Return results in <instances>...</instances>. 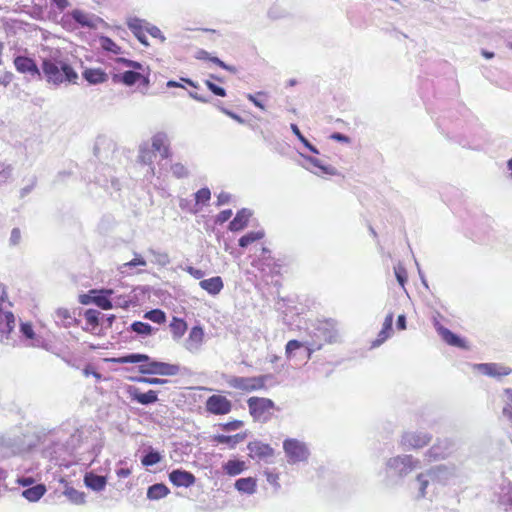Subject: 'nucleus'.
Segmentation results:
<instances>
[{"mask_svg":"<svg viewBox=\"0 0 512 512\" xmlns=\"http://www.w3.org/2000/svg\"><path fill=\"white\" fill-rule=\"evenodd\" d=\"M146 20L137 17H129L127 19V26L138 39V41L144 46H149L148 39L146 37L145 29Z\"/></svg>","mask_w":512,"mask_h":512,"instance_id":"20","label":"nucleus"},{"mask_svg":"<svg viewBox=\"0 0 512 512\" xmlns=\"http://www.w3.org/2000/svg\"><path fill=\"white\" fill-rule=\"evenodd\" d=\"M155 156L156 154L154 153V150L150 148L148 143H144L139 147V162L149 166L146 176H153L155 174L154 167L152 166Z\"/></svg>","mask_w":512,"mask_h":512,"instance_id":"24","label":"nucleus"},{"mask_svg":"<svg viewBox=\"0 0 512 512\" xmlns=\"http://www.w3.org/2000/svg\"><path fill=\"white\" fill-rule=\"evenodd\" d=\"M129 393L133 400L142 405H150L158 401V395L155 390H149L143 393L140 392L138 388L131 387Z\"/></svg>","mask_w":512,"mask_h":512,"instance_id":"26","label":"nucleus"},{"mask_svg":"<svg viewBox=\"0 0 512 512\" xmlns=\"http://www.w3.org/2000/svg\"><path fill=\"white\" fill-rule=\"evenodd\" d=\"M82 76L92 85L105 83L108 80V74L101 68H86L82 72Z\"/></svg>","mask_w":512,"mask_h":512,"instance_id":"27","label":"nucleus"},{"mask_svg":"<svg viewBox=\"0 0 512 512\" xmlns=\"http://www.w3.org/2000/svg\"><path fill=\"white\" fill-rule=\"evenodd\" d=\"M5 299L3 296L0 297V333L6 335L8 339V335L13 331L15 327V316L11 311H6L3 309V303Z\"/></svg>","mask_w":512,"mask_h":512,"instance_id":"19","label":"nucleus"},{"mask_svg":"<svg viewBox=\"0 0 512 512\" xmlns=\"http://www.w3.org/2000/svg\"><path fill=\"white\" fill-rule=\"evenodd\" d=\"M119 363H141L139 371L142 374L156 375L159 361L152 360L148 355L141 353H131L118 359Z\"/></svg>","mask_w":512,"mask_h":512,"instance_id":"12","label":"nucleus"},{"mask_svg":"<svg viewBox=\"0 0 512 512\" xmlns=\"http://www.w3.org/2000/svg\"><path fill=\"white\" fill-rule=\"evenodd\" d=\"M199 286L210 295L215 296L221 292L224 287V283L220 276H214L209 279L201 280Z\"/></svg>","mask_w":512,"mask_h":512,"instance_id":"31","label":"nucleus"},{"mask_svg":"<svg viewBox=\"0 0 512 512\" xmlns=\"http://www.w3.org/2000/svg\"><path fill=\"white\" fill-rule=\"evenodd\" d=\"M150 148L154 150V153H160L163 159H166L170 156L168 137L163 132H159L152 137Z\"/></svg>","mask_w":512,"mask_h":512,"instance_id":"21","label":"nucleus"},{"mask_svg":"<svg viewBox=\"0 0 512 512\" xmlns=\"http://www.w3.org/2000/svg\"><path fill=\"white\" fill-rule=\"evenodd\" d=\"M247 448L249 450V456L253 459L266 460L274 454V450L270 445L260 441L250 442Z\"/></svg>","mask_w":512,"mask_h":512,"instance_id":"18","label":"nucleus"},{"mask_svg":"<svg viewBox=\"0 0 512 512\" xmlns=\"http://www.w3.org/2000/svg\"><path fill=\"white\" fill-rule=\"evenodd\" d=\"M170 493L169 488L163 483H156L148 487L147 498L149 500H160Z\"/></svg>","mask_w":512,"mask_h":512,"instance_id":"38","label":"nucleus"},{"mask_svg":"<svg viewBox=\"0 0 512 512\" xmlns=\"http://www.w3.org/2000/svg\"><path fill=\"white\" fill-rule=\"evenodd\" d=\"M41 73L49 84L55 86L64 82L75 83L78 79V74L69 63L55 57L43 59Z\"/></svg>","mask_w":512,"mask_h":512,"instance_id":"2","label":"nucleus"},{"mask_svg":"<svg viewBox=\"0 0 512 512\" xmlns=\"http://www.w3.org/2000/svg\"><path fill=\"white\" fill-rule=\"evenodd\" d=\"M112 295H114L112 289L91 290L89 295L80 296V303L84 305L94 303L99 308L108 310L113 308Z\"/></svg>","mask_w":512,"mask_h":512,"instance_id":"11","label":"nucleus"},{"mask_svg":"<svg viewBox=\"0 0 512 512\" xmlns=\"http://www.w3.org/2000/svg\"><path fill=\"white\" fill-rule=\"evenodd\" d=\"M283 449L290 464L305 462L310 455L307 445L297 439H286L283 442Z\"/></svg>","mask_w":512,"mask_h":512,"instance_id":"8","label":"nucleus"},{"mask_svg":"<svg viewBox=\"0 0 512 512\" xmlns=\"http://www.w3.org/2000/svg\"><path fill=\"white\" fill-rule=\"evenodd\" d=\"M46 493L44 484H37L22 491V496L30 502L39 501Z\"/></svg>","mask_w":512,"mask_h":512,"instance_id":"36","label":"nucleus"},{"mask_svg":"<svg viewBox=\"0 0 512 512\" xmlns=\"http://www.w3.org/2000/svg\"><path fill=\"white\" fill-rule=\"evenodd\" d=\"M432 477V483L446 484L452 477L455 476V466L436 465L428 469Z\"/></svg>","mask_w":512,"mask_h":512,"instance_id":"16","label":"nucleus"},{"mask_svg":"<svg viewBox=\"0 0 512 512\" xmlns=\"http://www.w3.org/2000/svg\"><path fill=\"white\" fill-rule=\"evenodd\" d=\"M129 330L136 333L137 335H139L141 337H147V336L151 335L157 329L153 328L150 324H148L146 322L134 321L130 325Z\"/></svg>","mask_w":512,"mask_h":512,"instance_id":"41","label":"nucleus"},{"mask_svg":"<svg viewBox=\"0 0 512 512\" xmlns=\"http://www.w3.org/2000/svg\"><path fill=\"white\" fill-rule=\"evenodd\" d=\"M142 72L140 71H129L126 70L124 72L113 73L112 82L115 84L121 83L125 86H133L138 83L142 77Z\"/></svg>","mask_w":512,"mask_h":512,"instance_id":"22","label":"nucleus"},{"mask_svg":"<svg viewBox=\"0 0 512 512\" xmlns=\"http://www.w3.org/2000/svg\"><path fill=\"white\" fill-rule=\"evenodd\" d=\"M171 172L174 177L181 179L189 176V171L186 166L180 162L171 165Z\"/></svg>","mask_w":512,"mask_h":512,"instance_id":"53","label":"nucleus"},{"mask_svg":"<svg viewBox=\"0 0 512 512\" xmlns=\"http://www.w3.org/2000/svg\"><path fill=\"white\" fill-rule=\"evenodd\" d=\"M394 274H395V277L398 281V283L404 287L406 281H407V271H406V268L403 266L402 263L398 262L395 266H394Z\"/></svg>","mask_w":512,"mask_h":512,"instance_id":"54","label":"nucleus"},{"mask_svg":"<svg viewBox=\"0 0 512 512\" xmlns=\"http://www.w3.org/2000/svg\"><path fill=\"white\" fill-rule=\"evenodd\" d=\"M432 434L426 431H405L402 433L399 445L403 450H419L432 441Z\"/></svg>","mask_w":512,"mask_h":512,"instance_id":"6","label":"nucleus"},{"mask_svg":"<svg viewBox=\"0 0 512 512\" xmlns=\"http://www.w3.org/2000/svg\"><path fill=\"white\" fill-rule=\"evenodd\" d=\"M498 502L506 512H512V484L510 482L503 481L500 485Z\"/></svg>","mask_w":512,"mask_h":512,"instance_id":"23","label":"nucleus"},{"mask_svg":"<svg viewBox=\"0 0 512 512\" xmlns=\"http://www.w3.org/2000/svg\"><path fill=\"white\" fill-rule=\"evenodd\" d=\"M323 346L322 342H318L311 338L310 341L300 342L298 340H290L287 342L285 347V354L288 359H293L296 353L301 356L302 359L309 360L313 352L321 349Z\"/></svg>","mask_w":512,"mask_h":512,"instance_id":"5","label":"nucleus"},{"mask_svg":"<svg viewBox=\"0 0 512 512\" xmlns=\"http://www.w3.org/2000/svg\"><path fill=\"white\" fill-rule=\"evenodd\" d=\"M454 448V443L448 438L437 439V441L424 453V460L428 463L437 462L448 458Z\"/></svg>","mask_w":512,"mask_h":512,"instance_id":"9","label":"nucleus"},{"mask_svg":"<svg viewBox=\"0 0 512 512\" xmlns=\"http://www.w3.org/2000/svg\"><path fill=\"white\" fill-rule=\"evenodd\" d=\"M115 63L123 65L126 68H129V71H140L145 72L149 69L148 66L144 65L141 62L133 61L124 57H117L115 59Z\"/></svg>","mask_w":512,"mask_h":512,"instance_id":"44","label":"nucleus"},{"mask_svg":"<svg viewBox=\"0 0 512 512\" xmlns=\"http://www.w3.org/2000/svg\"><path fill=\"white\" fill-rule=\"evenodd\" d=\"M145 29L146 32L149 33L153 38H157L161 42H165L166 37L163 35L162 31L157 26L146 21Z\"/></svg>","mask_w":512,"mask_h":512,"instance_id":"56","label":"nucleus"},{"mask_svg":"<svg viewBox=\"0 0 512 512\" xmlns=\"http://www.w3.org/2000/svg\"><path fill=\"white\" fill-rule=\"evenodd\" d=\"M432 483V477L430 476L428 470L417 474L414 484L415 489L418 491V498H424L427 495V488L429 484Z\"/></svg>","mask_w":512,"mask_h":512,"instance_id":"33","label":"nucleus"},{"mask_svg":"<svg viewBox=\"0 0 512 512\" xmlns=\"http://www.w3.org/2000/svg\"><path fill=\"white\" fill-rule=\"evenodd\" d=\"M210 198L211 192L207 187L201 188L195 193L196 204H205L210 200Z\"/></svg>","mask_w":512,"mask_h":512,"instance_id":"58","label":"nucleus"},{"mask_svg":"<svg viewBox=\"0 0 512 512\" xmlns=\"http://www.w3.org/2000/svg\"><path fill=\"white\" fill-rule=\"evenodd\" d=\"M257 481L253 477L239 478L235 482V488L240 492L252 495L256 492Z\"/></svg>","mask_w":512,"mask_h":512,"instance_id":"35","label":"nucleus"},{"mask_svg":"<svg viewBox=\"0 0 512 512\" xmlns=\"http://www.w3.org/2000/svg\"><path fill=\"white\" fill-rule=\"evenodd\" d=\"M204 338V331L200 326H194L189 332V336L185 341V347L190 352L197 351Z\"/></svg>","mask_w":512,"mask_h":512,"instance_id":"25","label":"nucleus"},{"mask_svg":"<svg viewBox=\"0 0 512 512\" xmlns=\"http://www.w3.org/2000/svg\"><path fill=\"white\" fill-rule=\"evenodd\" d=\"M249 412L255 421L266 422L272 415L274 402L268 398L250 397L247 400Z\"/></svg>","mask_w":512,"mask_h":512,"instance_id":"7","label":"nucleus"},{"mask_svg":"<svg viewBox=\"0 0 512 512\" xmlns=\"http://www.w3.org/2000/svg\"><path fill=\"white\" fill-rule=\"evenodd\" d=\"M59 23L67 31H73L77 28L97 29L99 25L104 24V21L93 13L81 9H73L63 13Z\"/></svg>","mask_w":512,"mask_h":512,"instance_id":"3","label":"nucleus"},{"mask_svg":"<svg viewBox=\"0 0 512 512\" xmlns=\"http://www.w3.org/2000/svg\"><path fill=\"white\" fill-rule=\"evenodd\" d=\"M304 159L315 168V170H311V172L316 175H336L337 173L333 166L323 164L318 158L313 156H304Z\"/></svg>","mask_w":512,"mask_h":512,"instance_id":"32","label":"nucleus"},{"mask_svg":"<svg viewBox=\"0 0 512 512\" xmlns=\"http://www.w3.org/2000/svg\"><path fill=\"white\" fill-rule=\"evenodd\" d=\"M84 483L89 489L100 492L105 489L107 479L105 476L97 475L94 472H87L84 476Z\"/></svg>","mask_w":512,"mask_h":512,"instance_id":"30","label":"nucleus"},{"mask_svg":"<svg viewBox=\"0 0 512 512\" xmlns=\"http://www.w3.org/2000/svg\"><path fill=\"white\" fill-rule=\"evenodd\" d=\"M314 340L324 343H335L339 339L338 322L334 319H327L321 322L316 328Z\"/></svg>","mask_w":512,"mask_h":512,"instance_id":"10","label":"nucleus"},{"mask_svg":"<svg viewBox=\"0 0 512 512\" xmlns=\"http://www.w3.org/2000/svg\"><path fill=\"white\" fill-rule=\"evenodd\" d=\"M169 327L174 340H179L187 330L186 322L183 319L177 317H173Z\"/></svg>","mask_w":512,"mask_h":512,"instance_id":"40","label":"nucleus"},{"mask_svg":"<svg viewBox=\"0 0 512 512\" xmlns=\"http://www.w3.org/2000/svg\"><path fill=\"white\" fill-rule=\"evenodd\" d=\"M258 265L262 271H265L267 267L269 273L279 272V265L276 264L274 259L271 257V251L266 247H262V251L258 259Z\"/></svg>","mask_w":512,"mask_h":512,"instance_id":"28","label":"nucleus"},{"mask_svg":"<svg viewBox=\"0 0 512 512\" xmlns=\"http://www.w3.org/2000/svg\"><path fill=\"white\" fill-rule=\"evenodd\" d=\"M144 319L150 320L157 324H162L166 321V314L161 309H152L150 311L145 312Z\"/></svg>","mask_w":512,"mask_h":512,"instance_id":"51","label":"nucleus"},{"mask_svg":"<svg viewBox=\"0 0 512 512\" xmlns=\"http://www.w3.org/2000/svg\"><path fill=\"white\" fill-rule=\"evenodd\" d=\"M252 212L249 209L243 208L239 210L233 220L229 223V229L233 232L243 230L251 217Z\"/></svg>","mask_w":512,"mask_h":512,"instance_id":"29","label":"nucleus"},{"mask_svg":"<svg viewBox=\"0 0 512 512\" xmlns=\"http://www.w3.org/2000/svg\"><path fill=\"white\" fill-rule=\"evenodd\" d=\"M14 66L19 73L26 75L29 79H42V73L32 58L18 55L14 58Z\"/></svg>","mask_w":512,"mask_h":512,"instance_id":"13","label":"nucleus"},{"mask_svg":"<svg viewBox=\"0 0 512 512\" xmlns=\"http://www.w3.org/2000/svg\"><path fill=\"white\" fill-rule=\"evenodd\" d=\"M246 438V433H237L232 436L218 434L213 437V441L218 444H226L230 449H234L239 443Z\"/></svg>","mask_w":512,"mask_h":512,"instance_id":"34","label":"nucleus"},{"mask_svg":"<svg viewBox=\"0 0 512 512\" xmlns=\"http://www.w3.org/2000/svg\"><path fill=\"white\" fill-rule=\"evenodd\" d=\"M232 409V403L225 396L212 395L206 401V410L214 415L228 414Z\"/></svg>","mask_w":512,"mask_h":512,"instance_id":"14","label":"nucleus"},{"mask_svg":"<svg viewBox=\"0 0 512 512\" xmlns=\"http://www.w3.org/2000/svg\"><path fill=\"white\" fill-rule=\"evenodd\" d=\"M65 495L74 504L79 505L85 503V494L74 488H67L65 491Z\"/></svg>","mask_w":512,"mask_h":512,"instance_id":"52","label":"nucleus"},{"mask_svg":"<svg viewBox=\"0 0 512 512\" xmlns=\"http://www.w3.org/2000/svg\"><path fill=\"white\" fill-rule=\"evenodd\" d=\"M169 480L174 486L188 488L194 485L196 478L189 471L174 469L169 473Z\"/></svg>","mask_w":512,"mask_h":512,"instance_id":"17","label":"nucleus"},{"mask_svg":"<svg viewBox=\"0 0 512 512\" xmlns=\"http://www.w3.org/2000/svg\"><path fill=\"white\" fill-rule=\"evenodd\" d=\"M162 459V455L150 447L146 453L142 456L141 463L143 466L149 467L159 463Z\"/></svg>","mask_w":512,"mask_h":512,"instance_id":"46","label":"nucleus"},{"mask_svg":"<svg viewBox=\"0 0 512 512\" xmlns=\"http://www.w3.org/2000/svg\"><path fill=\"white\" fill-rule=\"evenodd\" d=\"M474 369L480 373L500 379L501 377L508 376L512 373V369L508 366L499 363H479L474 364Z\"/></svg>","mask_w":512,"mask_h":512,"instance_id":"15","label":"nucleus"},{"mask_svg":"<svg viewBox=\"0 0 512 512\" xmlns=\"http://www.w3.org/2000/svg\"><path fill=\"white\" fill-rule=\"evenodd\" d=\"M440 337L444 342H446L450 346L464 349L467 348L465 340L460 336L456 335L455 333H453L452 331H450L448 328L441 330Z\"/></svg>","mask_w":512,"mask_h":512,"instance_id":"37","label":"nucleus"},{"mask_svg":"<svg viewBox=\"0 0 512 512\" xmlns=\"http://www.w3.org/2000/svg\"><path fill=\"white\" fill-rule=\"evenodd\" d=\"M420 460L411 454L389 457L384 463V483L387 487L401 485L404 479L420 467Z\"/></svg>","mask_w":512,"mask_h":512,"instance_id":"1","label":"nucleus"},{"mask_svg":"<svg viewBox=\"0 0 512 512\" xmlns=\"http://www.w3.org/2000/svg\"><path fill=\"white\" fill-rule=\"evenodd\" d=\"M215 107L220 110L222 113H224L225 115H227L228 117L232 118L233 120H235L236 122H238L239 124H244L245 123V120L238 114H236L235 112L225 108L222 103L220 101H216L214 103Z\"/></svg>","mask_w":512,"mask_h":512,"instance_id":"55","label":"nucleus"},{"mask_svg":"<svg viewBox=\"0 0 512 512\" xmlns=\"http://www.w3.org/2000/svg\"><path fill=\"white\" fill-rule=\"evenodd\" d=\"M290 128L293 132V134L300 140V142L312 153L314 154H319V150L314 146L312 145L308 139L301 133L299 127L292 123L290 125Z\"/></svg>","mask_w":512,"mask_h":512,"instance_id":"49","label":"nucleus"},{"mask_svg":"<svg viewBox=\"0 0 512 512\" xmlns=\"http://www.w3.org/2000/svg\"><path fill=\"white\" fill-rule=\"evenodd\" d=\"M222 468L227 475L237 476L246 469V464L242 460H228Z\"/></svg>","mask_w":512,"mask_h":512,"instance_id":"39","label":"nucleus"},{"mask_svg":"<svg viewBox=\"0 0 512 512\" xmlns=\"http://www.w3.org/2000/svg\"><path fill=\"white\" fill-rule=\"evenodd\" d=\"M137 382L145 383L149 385H163L169 382L168 379L163 378H155V377H138L136 378Z\"/></svg>","mask_w":512,"mask_h":512,"instance_id":"61","label":"nucleus"},{"mask_svg":"<svg viewBox=\"0 0 512 512\" xmlns=\"http://www.w3.org/2000/svg\"><path fill=\"white\" fill-rule=\"evenodd\" d=\"M264 475L266 477L267 482L271 486H273L274 491L277 492L281 488V485L279 483V474L273 471L266 470L264 472Z\"/></svg>","mask_w":512,"mask_h":512,"instance_id":"57","label":"nucleus"},{"mask_svg":"<svg viewBox=\"0 0 512 512\" xmlns=\"http://www.w3.org/2000/svg\"><path fill=\"white\" fill-rule=\"evenodd\" d=\"M131 300L127 296L123 295H112L113 307L127 308L129 307Z\"/></svg>","mask_w":512,"mask_h":512,"instance_id":"59","label":"nucleus"},{"mask_svg":"<svg viewBox=\"0 0 512 512\" xmlns=\"http://www.w3.org/2000/svg\"><path fill=\"white\" fill-rule=\"evenodd\" d=\"M242 426H243V422L240 420H234V421H230V422L221 424V428L224 431H235V430L240 429Z\"/></svg>","mask_w":512,"mask_h":512,"instance_id":"63","label":"nucleus"},{"mask_svg":"<svg viewBox=\"0 0 512 512\" xmlns=\"http://www.w3.org/2000/svg\"><path fill=\"white\" fill-rule=\"evenodd\" d=\"M99 315L100 312L95 309H88L85 311L84 317L87 323L90 325L96 326L99 324Z\"/></svg>","mask_w":512,"mask_h":512,"instance_id":"60","label":"nucleus"},{"mask_svg":"<svg viewBox=\"0 0 512 512\" xmlns=\"http://www.w3.org/2000/svg\"><path fill=\"white\" fill-rule=\"evenodd\" d=\"M20 331L27 339L32 340V346H40L41 339L37 337L34 333V330L29 323H21Z\"/></svg>","mask_w":512,"mask_h":512,"instance_id":"50","label":"nucleus"},{"mask_svg":"<svg viewBox=\"0 0 512 512\" xmlns=\"http://www.w3.org/2000/svg\"><path fill=\"white\" fill-rule=\"evenodd\" d=\"M231 216H232L231 209L223 210L216 216L215 222L217 224H223V223L227 222L231 218Z\"/></svg>","mask_w":512,"mask_h":512,"instance_id":"64","label":"nucleus"},{"mask_svg":"<svg viewBox=\"0 0 512 512\" xmlns=\"http://www.w3.org/2000/svg\"><path fill=\"white\" fill-rule=\"evenodd\" d=\"M180 372V366L178 364H170L159 361L156 370V375L161 376H176Z\"/></svg>","mask_w":512,"mask_h":512,"instance_id":"43","label":"nucleus"},{"mask_svg":"<svg viewBox=\"0 0 512 512\" xmlns=\"http://www.w3.org/2000/svg\"><path fill=\"white\" fill-rule=\"evenodd\" d=\"M98 42L100 47L106 52L112 53L114 55H120L123 53L122 48L107 36H100Z\"/></svg>","mask_w":512,"mask_h":512,"instance_id":"42","label":"nucleus"},{"mask_svg":"<svg viewBox=\"0 0 512 512\" xmlns=\"http://www.w3.org/2000/svg\"><path fill=\"white\" fill-rule=\"evenodd\" d=\"M272 378L273 376L271 374L253 377L230 376L226 381L227 384L234 389L245 392H253L264 389L266 387V383Z\"/></svg>","mask_w":512,"mask_h":512,"instance_id":"4","label":"nucleus"},{"mask_svg":"<svg viewBox=\"0 0 512 512\" xmlns=\"http://www.w3.org/2000/svg\"><path fill=\"white\" fill-rule=\"evenodd\" d=\"M55 318L56 323L63 327H70L74 322V318L71 316L69 310L65 308L57 309L55 312Z\"/></svg>","mask_w":512,"mask_h":512,"instance_id":"47","label":"nucleus"},{"mask_svg":"<svg viewBox=\"0 0 512 512\" xmlns=\"http://www.w3.org/2000/svg\"><path fill=\"white\" fill-rule=\"evenodd\" d=\"M264 235L265 233L263 230L250 231L239 239V246L242 248H246L253 242L262 239Z\"/></svg>","mask_w":512,"mask_h":512,"instance_id":"45","label":"nucleus"},{"mask_svg":"<svg viewBox=\"0 0 512 512\" xmlns=\"http://www.w3.org/2000/svg\"><path fill=\"white\" fill-rule=\"evenodd\" d=\"M96 183L104 187L106 190L119 191L121 189L120 182L114 176H110V179L104 177H97Z\"/></svg>","mask_w":512,"mask_h":512,"instance_id":"48","label":"nucleus"},{"mask_svg":"<svg viewBox=\"0 0 512 512\" xmlns=\"http://www.w3.org/2000/svg\"><path fill=\"white\" fill-rule=\"evenodd\" d=\"M266 93L265 92H257L256 94H247L246 97L247 99L252 102L256 107L262 109V110H265V106L264 104L257 98V96H265Z\"/></svg>","mask_w":512,"mask_h":512,"instance_id":"62","label":"nucleus"}]
</instances>
